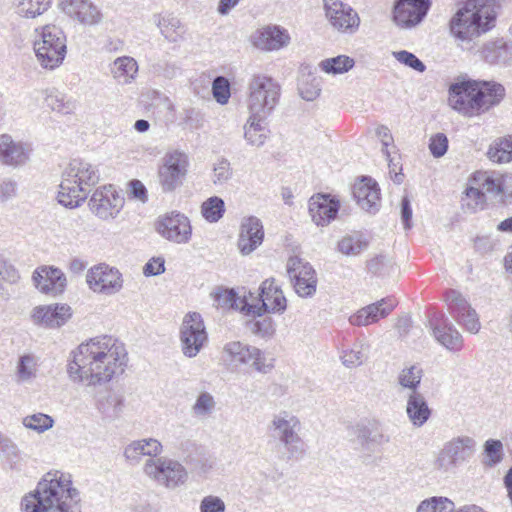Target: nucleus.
<instances>
[{
	"instance_id": "25",
	"label": "nucleus",
	"mask_w": 512,
	"mask_h": 512,
	"mask_svg": "<svg viewBox=\"0 0 512 512\" xmlns=\"http://www.w3.org/2000/svg\"><path fill=\"white\" fill-rule=\"evenodd\" d=\"M31 152L30 144L14 141L7 134L0 136V163L2 165L23 166L29 161Z\"/></svg>"
},
{
	"instance_id": "1",
	"label": "nucleus",
	"mask_w": 512,
	"mask_h": 512,
	"mask_svg": "<svg viewBox=\"0 0 512 512\" xmlns=\"http://www.w3.org/2000/svg\"><path fill=\"white\" fill-rule=\"evenodd\" d=\"M71 355L67 367L70 379L87 386L108 383L124 372L127 363L124 345L107 335L81 343Z\"/></svg>"
},
{
	"instance_id": "62",
	"label": "nucleus",
	"mask_w": 512,
	"mask_h": 512,
	"mask_svg": "<svg viewBox=\"0 0 512 512\" xmlns=\"http://www.w3.org/2000/svg\"><path fill=\"white\" fill-rule=\"evenodd\" d=\"M165 260L162 257H153L143 267L145 276L160 275L165 271Z\"/></svg>"
},
{
	"instance_id": "53",
	"label": "nucleus",
	"mask_w": 512,
	"mask_h": 512,
	"mask_svg": "<svg viewBox=\"0 0 512 512\" xmlns=\"http://www.w3.org/2000/svg\"><path fill=\"white\" fill-rule=\"evenodd\" d=\"M37 362L34 356L24 355L20 358L17 366V376L20 381H30L36 375Z\"/></svg>"
},
{
	"instance_id": "63",
	"label": "nucleus",
	"mask_w": 512,
	"mask_h": 512,
	"mask_svg": "<svg viewBox=\"0 0 512 512\" xmlns=\"http://www.w3.org/2000/svg\"><path fill=\"white\" fill-rule=\"evenodd\" d=\"M376 135L381 139L382 153L389 157L390 152L388 151V147L393 143V137L389 128L384 125L378 126L376 129Z\"/></svg>"
},
{
	"instance_id": "14",
	"label": "nucleus",
	"mask_w": 512,
	"mask_h": 512,
	"mask_svg": "<svg viewBox=\"0 0 512 512\" xmlns=\"http://www.w3.org/2000/svg\"><path fill=\"white\" fill-rule=\"evenodd\" d=\"M287 273L296 294L302 298H311L317 290V274L312 265L298 256L288 259Z\"/></svg>"
},
{
	"instance_id": "44",
	"label": "nucleus",
	"mask_w": 512,
	"mask_h": 512,
	"mask_svg": "<svg viewBox=\"0 0 512 512\" xmlns=\"http://www.w3.org/2000/svg\"><path fill=\"white\" fill-rule=\"evenodd\" d=\"M225 211V202L218 196H211L201 204V215L209 223H217L220 221Z\"/></svg>"
},
{
	"instance_id": "51",
	"label": "nucleus",
	"mask_w": 512,
	"mask_h": 512,
	"mask_svg": "<svg viewBox=\"0 0 512 512\" xmlns=\"http://www.w3.org/2000/svg\"><path fill=\"white\" fill-rule=\"evenodd\" d=\"M216 402L209 392H201L192 406V413L196 417H208L215 410Z\"/></svg>"
},
{
	"instance_id": "32",
	"label": "nucleus",
	"mask_w": 512,
	"mask_h": 512,
	"mask_svg": "<svg viewBox=\"0 0 512 512\" xmlns=\"http://www.w3.org/2000/svg\"><path fill=\"white\" fill-rule=\"evenodd\" d=\"M71 315V308L67 304H50L34 308L32 317L37 324L60 327Z\"/></svg>"
},
{
	"instance_id": "16",
	"label": "nucleus",
	"mask_w": 512,
	"mask_h": 512,
	"mask_svg": "<svg viewBox=\"0 0 512 512\" xmlns=\"http://www.w3.org/2000/svg\"><path fill=\"white\" fill-rule=\"evenodd\" d=\"M444 300L450 315L459 325L472 334L479 332L481 324L478 314L460 292L450 289L445 292Z\"/></svg>"
},
{
	"instance_id": "15",
	"label": "nucleus",
	"mask_w": 512,
	"mask_h": 512,
	"mask_svg": "<svg viewBox=\"0 0 512 512\" xmlns=\"http://www.w3.org/2000/svg\"><path fill=\"white\" fill-rule=\"evenodd\" d=\"M86 282L94 293L106 296L115 295L123 288L122 274L105 263L91 267L87 271Z\"/></svg>"
},
{
	"instance_id": "21",
	"label": "nucleus",
	"mask_w": 512,
	"mask_h": 512,
	"mask_svg": "<svg viewBox=\"0 0 512 512\" xmlns=\"http://www.w3.org/2000/svg\"><path fill=\"white\" fill-rule=\"evenodd\" d=\"M429 323L433 336L439 344L454 353L462 350L463 337L444 314H434Z\"/></svg>"
},
{
	"instance_id": "26",
	"label": "nucleus",
	"mask_w": 512,
	"mask_h": 512,
	"mask_svg": "<svg viewBox=\"0 0 512 512\" xmlns=\"http://www.w3.org/2000/svg\"><path fill=\"white\" fill-rule=\"evenodd\" d=\"M394 298H383L380 301L369 304L349 317V323L353 326H369L387 317L395 308Z\"/></svg>"
},
{
	"instance_id": "7",
	"label": "nucleus",
	"mask_w": 512,
	"mask_h": 512,
	"mask_svg": "<svg viewBox=\"0 0 512 512\" xmlns=\"http://www.w3.org/2000/svg\"><path fill=\"white\" fill-rule=\"evenodd\" d=\"M35 31L38 33L34 41L36 57L43 68L53 70L66 56V35L56 25H45Z\"/></svg>"
},
{
	"instance_id": "64",
	"label": "nucleus",
	"mask_w": 512,
	"mask_h": 512,
	"mask_svg": "<svg viewBox=\"0 0 512 512\" xmlns=\"http://www.w3.org/2000/svg\"><path fill=\"white\" fill-rule=\"evenodd\" d=\"M401 219L405 229L412 227V208L408 196H404L401 201Z\"/></svg>"
},
{
	"instance_id": "42",
	"label": "nucleus",
	"mask_w": 512,
	"mask_h": 512,
	"mask_svg": "<svg viewBox=\"0 0 512 512\" xmlns=\"http://www.w3.org/2000/svg\"><path fill=\"white\" fill-rule=\"evenodd\" d=\"M157 26L161 34L170 42L179 41L185 34V27L182 25L181 21L173 15L159 17Z\"/></svg>"
},
{
	"instance_id": "10",
	"label": "nucleus",
	"mask_w": 512,
	"mask_h": 512,
	"mask_svg": "<svg viewBox=\"0 0 512 512\" xmlns=\"http://www.w3.org/2000/svg\"><path fill=\"white\" fill-rule=\"evenodd\" d=\"M189 166V156L184 151L174 149L166 152L157 170L161 190L164 193H171L181 187L188 174Z\"/></svg>"
},
{
	"instance_id": "38",
	"label": "nucleus",
	"mask_w": 512,
	"mask_h": 512,
	"mask_svg": "<svg viewBox=\"0 0 512 512\" xmlns=\"http://www.w3.org/2000/svg\"><path fill=\"white\" fill-rule=\"evenodd\" d=\"M44 101L48 108L62 115L71 114L76 109V102L56 89H47Z\"/></svg>"
},
{
	"instance_id": "39",
	"label": "nucleus",
	"mask_w": 512,
	"mask_h": 512,
	"mask_svg": "<svg viewBox=\"0 0 512 512\" xmlns=\"http://www.w3.org/2000/svg\"><path fill=\"white\" fill-rule=\"evenodd\" d=\"M266 118H255L250 115L246 125L244 126V137L248 144L256 147L262 146L267 137L269 130L264 123Z\"/></svg>"
},
{
	"instance_id": "2",
	"label": "nucleus",
	"mask_w": 512,
	"mask_h": 512,
	"mask_svg": "<svg viewBox=\"0 0 512 512\" xmlns=\"http://www.w3.org/2000/svg\"><path fill=\"white\" fill-rule=\"evenodd\" d=\"M22 512H83L79 490L69 473H46L34 491L21 500Z\"/></svg>"
},
{
	"instance_id": "58",
	"label": "nucleus",
	"mask_w": 512,
	"mask_h": 512,
	"mask_svg": "<svg viewBox=\"0 0 512 512\" xmlns=\"http://www.w3.org/2000/svg\"><path fill=\"white\" fill-rule=\"evenodd\" d=\"M429 150L433 157L440 158L448 150V138L444 133H437L430 138Z\"/></svg>"
},
{
	"instance_id": "52",
	"label": "nucleus",
	"mask_w": 512,
	"mask_h": 512,
	"mask_svg": "<svg viewBox=\"0 0 512 512\" xmlns=\"http://www.w3.org/2000/svg\"><path fill=\"white\" fill-rule=\"evenodd\" d=\"M216 301L223 308L240 309L249 303L247 297L240 298L233 289H223L216 294Z\"/></svg>"
},
{
	"instance_id": "12",
	"label": "nucleus",
	"mask_w": 512,
	"mask_h": 512,
	"mask_svg": "<svg viewBox=\"0 0 512 512\" xmlns=\"http://www.w3.org/2000/svg\"><path fill=\"white\" fill-rule=\"evenodd\" d=\"M182 353L188 357H196L208 342V334L202 316L198 312L187 313L179 331Z\"/></svg>"
},
{
	"instance_id": "23",
	"label": "nucleus",
	"mask_w": 512,
	"mask_h": 512,
	"mask_svg": "<svg viewBox=\"0 0 512 512\" xmlns=\"http://www.w3.org/2000/svg\"><path fill=\"white\" fill-rule=\"evenodd\" d=\"M473 181L485 195L512 196V174H503L499 171H478L473 174Z\"/></svg>"
},
{
	"instance_id": "11",
	"label": "nucleus",
	"mask_w": 512,
	"mask_h": 512,
	"mask_svg": "<svg viewBox=\"0 0 512 512\" xmlns=\"http://www.w3.org/2000/svg\"><path fill=\"white\" fill-rule=\"evenodd\" d=\"M143 472L158 485L167 489L180 487L188 479L186 468L179 461L168 457L147 459L143 466Z\"/></svg>"
},
{
	"instance_id": "41",
	"label": "nucleus",
	"mask_w": 512,
	"mask_h": 512,
	"mask_svg": "<svg viewBox=\"0 0 512 512\" xmlns=\"http://www.w3.org/2000/svg\"><path fill=\"white\" fill-rule=\"evenodd\" d=\"M487 157L498 164L512 161V135L495 139L489 146Z\"/></svg>"
},
{
	"instance_id": "36",
	"label": "nucleus",
	"mask_w": 512,
	"mask_h": 512,
	"mask_svg": "<svg viewBox=\"0 0 512 512\" xmlns=\"http://www.w3.org/2000/svg\"><path fill=\"white\" fill-rule=\"evenodd\" d=\"M138 64L130 56L118 57L111 66L113 78L122 85L130 84L136 77Z\"/></svg>"
},
{
	"instance_id": "24",
	"label": "nucleus",
	"mask_w": 512,
	"mask_h": 512,
	"mask_svg": "<svg viewBox=\"0 0 512 512\" xmlns=\"http://www.w3.org/2000/svg\"><path fill=\"white\" fill-rule=\"evenodd\" d=\"M253 45L263 51L280 50L290 43L288 31L278 25H269L258 29L252 36Z\"/></svg>"
},
{
	"instance_id": "33",
	"label": "nucleus",
	"mask_w": 512,
	"mask_h": 512,
	"mask_svg": "<svg viewBox=\"0 0 512 512\" xmlns=\"http://www.w3.org/2000/svg\"><path fill=\"white\" fill-rule=\"evenodd\" d=\"M161 452L162 444L157 439L147 438L129 443L124 448L123 455L129 464L137 465L144 456H148V459H156Z\"/></svg>"
},
{
	"instance_id": "55",
	"label": "nucleus",
	"mask_w": 512,
	"mask_h": 512,
	"mask_svg": "<svg viewBox=\"0 0 512 512\" xmlns=\"http://www.w3.org/2000/svg\"><path fill=\"white\" fill-rule=\"evenodd\" d=\"M0 451L6 458L11 469L17 468L20 460V452L17 445L8 438L0 440Z\"/></svg>"
},
{
	"instance_id": "46",
	"label": "nucleus",
	"mask_w": 512,
	"mask_h": 512,
	"mask_svg": "<svg viewBox=\"0 0 512 512\" xmlns=\"http://www.w3.org/2000/svg\"><path fill=\"white\" fill-rule=\"evenodd\" d=\"M233 169L230 161L219 157L212 165L211 181L215 186H222L231 180Z\"/></svg>"
},
{
	"instance_id": "28",
	"label": "nucleus",
	"mask_w": 512,
	"mask_h": 512,
	"mask_svg": "<svg viewBox=\"0 0 512 512\" xmlns=\"http://www.w3.org/2000/svg\"><path fill=\"white\" fill-rule=\"evenodd\" d=\"M340 203L327 194L312 196L309 200V213L317 226H326L338 214Z\"/></svg>"
},
{
	"instance_id": "59",
	"label": "nucleus",
	"mask_w": 512,
	"mask_h": 512,
	"mask_svg": "<svg viewBox=\"0 0 512 512\" xmlns=\"http://www.w3.org/2000/svg\"><path fill=\"white\" fill-rule=\"evenodd\" d=\"M225 502L216 495H207L203 497L199 505L200 512H225Z\"/></svg>"
},
{
	"instance_id": "17",
	"label": "nucleus",
	"mask_w": 512,
	"mask_h": 512,
	"mask_svg": "<svg viewBox=\"0 0 512 512\" xmlns=\"http://www.w3.org/2000/svg\"><path fill=\"white\" fill-rule=\"evenodd\" d=\"M156 230L163 238L176 244L188 243L192 236L188 217L175 211L160 217L156 223Z\"/></svg>"
},
{
	"instance_id": "8",
	"label": "nucleus",
	"mask_w": 512,
	"mask_h": 512,
	"mask_svg": "<svg viewBox=\"0 0 512 512\" xmlns=\"http://www.w3.org/2000/svg\"><path fill=\"white\" fill-rule=\"evenodd\" d=\"M220 361L230 371H238L241 367L250 365L255 371L266 374L273 368L272 361H267L262 350L241 341L224 344Z\"/></svg>"
},
{
	"instance_id": "34",
	"label": "nucleus",
	"mask_w": 512,
	"mask_h": 512,
	"mask_svg": "<svg viewBox=\"0 0 512 512\" xmlns=\"http://www.w3.org/2000/svg\"><path fill=\"white\" fill-rule=\"evenodd\" d=\"M96 406L104 419L113 421L123 414L125 397L118 391L108 390L97 396Z\"/></svg>"
},
{
	"instance_id": "4",
	"label": "nucleus",
	"mask_w": 512,
	"mask_h": 512,
	"mask_svg": "<svg viewBox=\"0 0 512 512\" xmlns=\"http://www.w3.org/2000/svg\"><path fill=\"white\" fill-rule=\"evenodd\" d=\"M99 179V170L94 164L79 158L72 159L61 174L59 203L69 208L80 206Z\"/></svg>"
},
{
	"instance_id": "54",
	"label": "nucleus",
	"mask_w": 512,
	"mask_h": 512,
	"mask_svg": "<svg viewBox=\"0 0 512 512\" xmlns=\"http://www.w3.org/2000/svg\"><path fill=\"white\" fill-rule=\"evenodd\" d=\"M212 93L215 100L224 105L228 103L230 98V83L223 76H217L212 83Z\"/></svg>"
},
{
	"instance_id": "45",
	"label": "nucleus",
	"mask_w": 512,
	"mask_h": 512,
	"mask_svg": "<svg viewBox=\"0 0 512 512\" xmlns=\"http://www.w3.org/2000/svg\"><path fill=\"white\" fill-rule=\"evenodd\" d=\"M367 248L368 241L360 234L346 235L337 244V250L347 256H357Z\"/></svg>"
},
{
	"instance_id": "35",
	"label": "nucleus",
	"mask_w": 512,
	"mask_h": 512,
	"mask_svg": "<svg viewBox=\"0 0 512 512\" xmlns=\"http://www.w3.org/2000/svg\"><path fill=\"white\" fill-rule=\"evenodd\" d=\"M406 414L412 425L418 428L422 427L430 419L432 410L422 393H407Z\"/></svg>"
},
{
	"instance_id": "9",
	"label": "nucleus",
	"mask_w": 512,
	"mask_h": 512,
	"mask_svg": "<svg viewBox=\"0 0 512 512\" xmlns=\"http://www.w3.org/2000/svg\"><path fill=\"white\" fill-rule=\"evenodd\" d=\"M476 442L469 436H458L445 442L436 453L433 468L441 474H454L475 453Z\"/></svg>"
},
{
	"instance_id": "27",
	"label": "nucleus",
	"mask_w": 512,
	"mask_h": 512,
	"mask_svg": "<svg viewBox=\"0 0 512 512\" xmlns=\"http://www.w3.org/2000/svg\"><path fill=\"white\" fill-rule=\"evenodd\" d=\"M61 6L69 17L83 25L93 26L102 21L100 9L90 0H62Z\"/></svg>"
},
{
	"instance_id": "29",
	"label": "nucleus",
	"mask_w": 512,
	"mask_h": 512,
	"mask_svg": "<svg viewBox=\"0 0 512 512\" xmlns=\"http://www.w3.org/2000/svg\"><path fill=\"white\" fill-rule=\"evenodd\" d=\"M263 238L264 230L260 219L255 216L245 218L240 227L238 249L243 255H248L262 244Z\"/></svg>"
},
{
	"instance_id": "13",
	"label": "nucleus",
	"mask_w": 512,
	"mask_h": 512,
	"mask_svg": "<svg viewBox=\"0 0 512 512\" xmlns=\"http://www.w3.org/2000/svg\"><path fill=\"white\" fill-rule=\"evenodd\" d=\"M286 307L287 302L282 290L275 285V280L270 278L260 285L257 302L245 303L242 311L246 314L262 316L265 313H282Z\"/></svg>"
},
{
	"instance_id": "40",
	"label": "nucleus",
	"mask_w": 512,
	"mask_h": 512,
	"mask_svg": "<svg viewBox=\"0 0 512 512\" xmlns=\"http://www.w3.org/2000/svg\"><path fill=\"white\" fill-rule=\"evenodd\" d=\"M368 351V344L356 341L351 347L342 348L340 353L341 362L347 368L359 367L367 360Z\"/></svg>"
},
{
	"instance_id": "61",
	"label": "nucleus",
	"mask_w": 512,
	"mask_h": 512,
	"mask_svg": "<svg viewBox=\"0 0 512 512\" xmlns=\"http://www.w3.org/2000/svg\"><path fill=\"white\" fill-rule=\"evenodd\" d=\"M18 183L11 178L0 180V203H5L17 195Z\"/></svg>"
},
{
	"instance_id": "47",
	"label": "nucleus",
	"mask_w": 512,
	"mask_h": 512,
	"mask_svg": "<svg viewBox=\"0 0 512 512\" xmlns=\"http://www.w3.org/2000/svg\"><path fill=\"white\" fill-rule=\"evenodd\" d=\"M455 504L447 497H431L423 500L416 512H454Z\"/></svg>"
},
{
	"instance_id": "18",
	"label": "nucleus",
	"mask_w": 512,
	"mask_h": 512,
	"mask_svg": "<svg viewBox=\"0 0 512 512\" xmlns=\"http://www.w3.org/2000/svg\"><path fill=\"white\" fill-rule=\"evenodd\" d=\"M430 5V0H396L392 11L393 21L400 28H414L426 17Z\"/></svg>"
},
{
	"instance_id": "50",
	"label": "nucleus",
	"mask_w": 512,
	"mask_h": 512,
	"mask_svg": "<svg viewBox=\"0 0 512 512\" xmlns=\"http://www.w3.org/2000/svg\"><path fill=\"white\" fill-rule=\"evenodd\" d=\"M486 203V195L478 187H469L462 198V205L470 212L483 209Z\"/></svg>"
},
{
	"instance_id": "31",
	"label": "nucleus",
	"mask_w": 512,
	"mask_h": 512,
	"mask_svg": "<svg viewBox=\"0 0 512 512\" xmlns=\"http://www.w3.org/2000/svg\"><path fill=\"white\" fill-rule=\"evenodd\" d=\"M481 57L489 65L512 66V41L498 38L487 41L481 48Z\"/></svg>"
},
{
	"instance_id": "56",
	"label": "nucleus",
	"mask_w": 512,
	"mask_h": 512,
	"mask_svg": "<svg viewBox=\"0 0 512 512\" xmlns=\"http://www.w3.org/2000/svg\"><path fill=\"white\" fill-rule=\"evenodd\" d=\"M484 451L488 458L486 464L493 466L502 460L503 444L500 440L489 439L485 442Z\"/></svg>"
},
{
	"instance_id": "19",
	"label": "nucleus",
	"mask_w": 512,
	"mask_h": 512,
	"mask_svg": "<svg viewBox=\"0 0 512 512\" xmlns=\"http://www.w3.org/2000/svg\"><path fill=\"white\" fill-rule=\"evenodd\" d=\"M325 13L331 26L339 32L354 34L360 25L358 13L339 0L325 2Z\"/></svg>"
},
{
	"instance_id": "48",
	"label": "nucleus",
	"mask_w": 512,
	"mask_h": 512,
	"mask_svg": "<svg viewBox=\"0 0 512 512\" xmlns=\"http://www.w3.org/2000/svg\"><path fill=\"white\" fill-rule=\"evenodd\" d=\"M51 0H20L18 13L26 18H35L50 7Z\"/></svg>"
},
{
	"instance_id": "37",
	"label": "nucleus",
	"mask_w": 512,
	"mask_h": 512,
	"mask_svg": "<svg viewBox=\"0 0 512 512\" xmlns=\"http://www.w3.org/2000/svg\"><path fill=\"white\" fill-rule=\"evenodd\" d=\"M423 378V369L418 364L403 367L396 376V383L400 390H407L408 393L419 392Z\"/></svg>"
},
{
	"instance_id": "20",
	"label": "nucleus",
	"mask_w": 512,
	"mask_h": 512,
	"mask_svg": "<svg viewBox=\"0 0 512 512\" xmlns=\"http://www.w3.org/2000/svg\"><path fill=\"white\" fill-rule=\"evenodd\" d=\"M124 199L112 185L100 187L94 191L90 200V210L100 219L115 218L123 207Z\"/></svg>"
},
{
	"instance_id": "57",
	"label": "nucleus",
	"mask_w": 512,
	"mask_h": 512,
	"mask_svg": "<svg viewBox=\"0 0 512 512\" xmlns=\"http://www.w3.org/2000/svg\"><path fill=\"white\" fill-rule=\"evenodd\" d=\"M393 56L398 62L412 68L417 72L423 73L426 70L425 64L411 52L401 50L393 52Z\"/></svg>"
},
{
	"instance_id": "30",
	"label": "nucleus",
	"mask_w": 512,
	"mask_h": 512,
	"mask_svg": "<svg viewBox=\"0 0 512 512\" xmlns=\"http://www.w3.org/2000/svg\"><path fill=\"white\" fill-rule=\"evenodd\" d=\"M353 196L361 209L375 214L380 207V189L376 181L363 177L353 185Z\"/></svg>"
},
{
	"instance_id": "3",
	"label": "nucleus",
	"mask_w": 512,
	"mask_h": 512,
	"mask_svg": "<svg viewBox=\"0 0 512 512\" xmlns=\"http://www.w3.org/2000/svg\"><path fill=\"white\" fill-rule=\"evenodd\" d=\"M505 96L506 89L499 82L468 79L450 85L448 102L463 116L474 117L498 106Z\"/></svg>"
},
{
	"instance_id": "6",
	"label": "nucleus",
	"mask_w": 512,
	"mask_h": 512,
	"mask_svg": "<svg viewBox=\"0 0 512 512\" xmlns=\"http://www.w3.org/2000/svg\"><path fill=\"white\" fill-rule=\"evenodd\" d=\"M248 108L255 118H267L277 106L281 87L272 77L255 74L248 84Z\"/></svg>"
},
{
	"instance_id": "5",
	"label": "nucleus",
	"mask_w": 512,
	"mask_h": 512,
	"mask_svg": "<svg viewBox=\"0 0 512 512\" xmlns=\"http://www.w3.org/2000/svg\"><path fill=\"white\" fill-rule=\"evenodd\" d=\"M300 419L289 411L274 414L269 425L270 436L285 449L288 459L299 460L306 452V444L301 437Z\"/></svg>"
},
{
	"instance_id": "43",
	"label": "nucleus",
	"mask_w": 512,
	"mask_h": 512,
	"mask_svg": "<svg viewBox=\"0 0 512 512\" xmlns=\"http://www.w3.org/2000/svg\"><path fill=\"white\" fill-rule=\"evenodd\" d=\"M355 65L353 58L347 55L326 58L319 63V68L327 74H343L351 70Z\"/></svg>"
},
{
	"instance_id": "60",
	"label": "nucleus",
	"mask_w": 512,
	"mask_h": 512,
	"mask_svg": "<svg viewBox=\"0 0 512 512\" xmlns=\"http://www.w3.org/2000/svg\"><path fill=\"white\" fill-rule=\"evenodd\" d=\"M19 278L17 270L6 261L0 259V294L4 291V284L15 283Z\"/></svg>"
},
{
	"instance_id": "49",
	"label": "nucleus",
	"mask_w": 512,
	"mask_h": 512,
	"mask_svg": "<svg viewBox=\"0 0 512 512\" xmlns=\"http://www.w3.org/2000/svg\"><path fill=\"white\" fill-rule=\"evenodd\" d=\"M22 424L24 427L36 431L37 433H43L53 427L54 420L47 414L36 413L24 417Z\"/></svg>"
},
{
	"instance_id": "22",
	"label": "nucleus",
	"mask_w": 512,
	"mask_h": 512,
	"mask_svg": "<svg viewBox=\"0 0 512 512\" xmlns=\"http://www.w3.org/2000/svg\"><path fill=\"white\" fill-rule=\"evenodd\" d=\"M32 281L37 290L50 296L62 294L67 280L61 269L54 266H40L32 274Z\"/></svg>"
}]
</instances>
